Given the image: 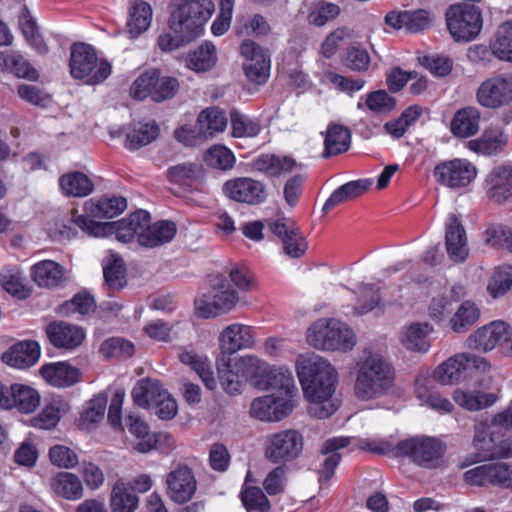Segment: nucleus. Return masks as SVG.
<instances>
[{"mask_svg":"<svg viewBox=\"0 0 512 512\" xmlns=\"http://www.w3.org/2000/svg\"><path fill=\"white\" fill-rule=\"evenodd\" d=\"M296 372L309 402V414L319 419L331 416L338 408L332 402L338 381L335 368L319 355L306 354L298 356Z\"/></svg>","mask_w":512,"mask_h":512,"instance_id":"1","label":"nucleus"},{"mask_svg":"<svg viewBox=\"0 0 512 512\" xmlns=\"http://www.w3.org/2000/svg\"><path fill=\"white\" fill-rule=\"evenodd\" d=\"M211 0H174V8L169 19L170 29L176 34L159 35L157 44L161 51L170 52L188 43L203 32L205 23L214 12Z\"/></svg>","mask_w":512,"mask_h":512,"instance_id":"2","label":"nucleus"},{"mask_svg":"<svg viewBox=\"0 0 512 512\" xmlns=\"http://www.w3.org/2000/svg\"><path fill=\"white\" fill-rule=\"evenodd\" d=\"M394 368L382 356L370 355L358 367L355 396L363 401L387 395L394 384Z\"/></svg>","mask_w":512,"mask_h":512,"instance_id":"3","label":"nucleus"},{"mask_svg":"<svg viewBox=\"0 0 512 512\" xmlns=\"http://www.w3.org/2000/svg\"><path fill=\"white\" fill-rule=\"evenodd\" d=\"M150 220V214L145 210H137L128 217L115 222L99 223L86 216H76L73 224L89 236L102 237L115 234L118 241L130 242L135 236L139 241L140 230Z\"/></svg>","mask_w":512,"mask_h":512,"instance_id":"4","label":"nucleus"},{"mask_svg":"<svg viewBox=\"0 0 512 512\" xmlns=\"http://www.w3.org/2000/svg\"><path fill=\"white\" fill-rule=\"evenodd\" d=\"M310 346L326 351H348L355 345L353 331L335 319H319L307 331Z\"/></svg>","mask_w":512,"mask_h":512,"instance_id":"5","label":"nucleus"},{"mask_svg":"<svg viewBox=\"0 0 512 512\" xmlns=\"http://www.w3.org/2000/svg\"><path fill=\"white\" fill-rule=\"evenodd\" d=\"M489 369L490 364L484 357L471 353H459L440 364L434 370L433 378L443 385L453 384L468 378H472L475 383H479L482 381V373Z\"/></svg>","mask_w":512,"mask_h":512,"instance_id":"6","label":"nucleus"},{"mask_svg":"<svg viewBox=\"0 0 512 512\" xmlns=\"http://www.w3.org/2000/svg\"><path fill=\"white\" fill-rule=\"evenodd\" d=\"M446 445L431 436H414L401 440L396 445V456L408 458L415 465L434 469L442 465Z\"/></svg>","mask_w":512,"mask_h":512,"instance_id":"7","label":"nucleus"},{"mask_svg":"<svg viewBox=\"0 0 512 512\" xmlns=\"http://www.w3.org/2000/svg\"><path fill=\"white\" fill-rule=\"evenodd\" d=\"M111 72V64L107 60H98L91 45L77 43L72 46L70 73L73 78L84 80L88 85H97L105 81Z\"/></svg>","mask_w":512,"mask_h":512,"instance_id":"8","label":"nucleus"},{"mask_svg":"<svg viewBox=\"0 0 512 512\" xmlns=\"http://www.w3.org/2000/svg\"><path fill=\"white\" fill-rule=\"evenodd\" d=\"M447 28L456 41L474 40L483 26L482 13L472 4L451 5L446 11Z\"/></svg>","mask_w":512,"mask_h":512,"instance_id":"9","label":"nucleus"},{"mask_svg":"<svg viewBox=\"0 0 512 512\" xmlns=\"http://www.w3.org/2000/svg\"><path fill=\"white\" fill-rule=\"evenodd\" d=\"M303 435L296 429H285L267 436L265 457L274 464L294 461L302 453Z\"/></svg>","mask_w":512,"mask_h":512,"instance_id":"10","label":"nucleus"},{"mask_svg":"<svg viewBox=\"0 0 512 512\" xmlns=\"http://www.w3.org/2000/svg\"><path fill=\"white\" fill-rule=\"evenodd\" d=\"M209 292V301L197 299L195 301L196 313L199 317H215L219 313L228 312L236 305L238 295L230 284L222 277L217 276Z\"/></svg>","mask_w":512,"mask_h":512,"instance_id":"11","label":"nucleus"},{"mask_svg":"<svg viewBox=\"0 0 512 512\" xmlns=\"http://www.w3.org/2000/svg\"><path fill=\"white\" fill-rule=\"evenodd\" d=\"M433 175L442 186L453 190L466 188L476 178L477 169L467 159L455 158L438 163Z\"/></svg>","mask_w":512,"mask_h":512,"instance_id":"12","label":"nucleus"},{"mask_svg":"<svg viewBox=\"0 0 512 512\" xmlns=\"http://www.w3.org/2000/svg\"><path fill=\"white\" fill-rule=\"evenodd\" d=\"M477 102L496 109L512 102V73H501L484 80L476 91Z\"/></svg>","mask_w":512,"mask_h":512,"instance_id":"13","label":"nucleus"},{"mask_svg":"<svg viewBox=\"0 0 512 512\" xmlns=\"http://www.w3.org/2000/svg\"><path fill=\"white\" fill-rule=\"evenodd\" d=\"M223 194L238 203L260 205L267 200L266 185L251 177H235L222 186Z\"/></svg>","mask_w":512,"mask_h":512,"instance_id":"14","label":"nucleus"},{"mask_svg":"<svg viewBox=\"0 0 512 512\" xmlns=\"http://www.w3.org/2000/svg\"><path fill=\"white\" fill-rule=\"evenodd\" d=\"M244 58L243 69L246 77L256 84L267 81L270 72V55L267 50L256 42L247 39L240 46Z\"/></svg>","mask_w":512,"mask_h":512,"instance_id":"15","label":"nucleus"},{"mask_svg":"<svg viewBox=\"0 0 512 512\" xmlns=\"http://www.w3.org/2000/svg\"><path fill=\"white\" fill-rule=\"evenodd\" d=\"M489 430L487 423L479 422L475 425L473 446L477 452L472 462L512 456V441L505 439L496 442Z\"/></svg>","mask_w":512,"mask_h":512,"instance_id":"16","label":"nucleus"},{"mask_svg":"<svg viewBox=\"0 0 512 512\" xmlns=\"http://www.w3.org/2000/svg\"><path fill=\"white\" fill-rule=\"evenodd\" d=\"M464 481L471 486L499 485L512 487V467L503 462L487 463L467 470Z\"/></svg>","mask_w":512,"mask_h":512,"instance_id":"17","label":"nucleus"},{"mask_svg":"<svg viewBox=\"0 0 512 512\" xmlns=\"http://www.w3.org/2000/svg\"><path fill=\"white\" fill-rule=\"evenodd\" d=\"M295 401L279 398L276 394L255 398L250 405L251 417L263 422H278L286 418L294 409Z\"/></svg>","mask_w":512,"mask_h":512,"instance_id":"18","label":"nucleus"},{"mask_svg":"<svg viewBox=\"0 0 512 512\" xmlns=\"http://www.w3.org/2000/svg\"><path fill=\"white\" fill-rule=\"evenodd\" d=\"M270 231L280 239L284 253L291 258L302 257L307 250V242L295 223L286 218L269 223Z\"/></svg>","mask_w":512,"mask_h":512,"instance_id":"19","label":"nucleus"},{"mask_svg":"<svg viewBox=\"0 0 512 512\" xmlns=\"http://www.w3.org/2000/svg\"><path fill=\"white\" fill-rule=\"evenodd\" d=\"M509 338L510 327L503 321H493L471 334L467 339V346L470 349L488 352L507 343Z\"/></svg>","mask_w":512,"mask_h":512,"instance_id":"20","label":"nucleus"},{"mask_svg":"<svg viewBox=\"0 0 512 512\" xmlns=\"http://www.w3.org/2000/svg\"><path fill=\"white\" fill-rule=\"evenodd\" d=\"M167 494L178 504L188 502L194 495L197 482L187 465H178L166 477Z\"/></svg>","mask_w":512,"mask_h":512,"instance_id":"21","label":"nucleus"},{"mask_svg":"<svg viewBox=\"0 0 512 512\" xmlns=\"http://www.w3.org/2000/svg\"><path fill=\"white\" fill-rule=\"evenodd\" d=\"M445 246L449 258L455 263H463L469 255L465 229L453 213L448 214L445 222Z\"/></svg>","mask_w":512,"mask_h":512,"instance_id":"22","label":"nucleus"},{"mask_svg":"<svg viewBox=\"0 0 512 512\" xmlns=\"http://www.w3.org/2000/svg\"><path fill=\"white\" fill-rule=\"evenodd\" d=\"M222 355L231 357L236 352L251 348L254 344V333L250 326L234 323L228 325L219 336Z\"/></svg>","mask_w":512,"mask_h":512,"instance_id":"23","label":"nucleus"},{"mask_svg":"<svg viewBox=\"0 0 512 512\" xmlns=\"http://www.w3.org/2000/svg\"><path fill=\"white\" fill-rule=\"evenodd\" d=\"M46 335L54 347L64 350L75 349L85 338L82 328L64 321H54L48 324Z\"/></svg>","mask_w":512,"mask_h":512,"instance_id":"24","label":"nucleus"},{"mask_svg":"<svg viewBox=\"0 0 512 512\" xmlns=\"http://www.w3.org/2000/svg\"><path fill=\"white\" fill-rule=\"evenodd\" d=\"M41 355L38 342L34 340H23L13 344L2 354V361L10 367L27 369L35 365Z\"/></svg>","mask_w":512,"mask_h":512,"instance_id":"25","label":"nucleus"},{"mask_svg":"<svg viewBox=\"0 0 512 512\" xmlns=\"http://www.w3.org/2000/svg\"><path fill=\"white\" fill-rule=\"evenodd\" d=\"M252 167L269 178H279L291 173L297 167V162L288 155L263 153L253 159Z\"/></svg>","mask_w":512,"mask_h":512,"instance_id":"26","label":"nucleus"},{"mask_svg":"<svg viewBox=\"0 0 512 512\" xmlns=\"http://www.w3.org/2000/svg\"><path fill=\"white\" fill-rule=\"evenodd\" d=\"M487 195L497 203L512 201V167L494 168L486 179Z\"/></svg>","mask_w":512,"mask_h":512,"instance_id":"27","label":"nucleus"},{"mask_svg":"<svg viewBox=\"0 0 512 512\" xmlns=\"http://www.w3.org/2000/svg\"><path fill=\"white\" fill-rule=\"evenodd\" d=\"M151 219L143 225L139 235V245L146 248H155L172 241L177 232L174 222L168 220L150 223Z\"/></svg>","mask_w":512,"mask_h":512,"instance_id":"28","label":"nucleus"},{"mask_svg":"<svg viewBox=\"0 0 512 512\" xmlns=\"http://www.w3.org/2000/svg\"><path fill=\"white\" fill-rule=\"evenodd\" d=\"M32 277L39 287L59 288L68 281L65 269L57 262L43 260L33 265Z\"/></svg>","mask_w":512,"mask_h":512,"instance_id":"29","label":"nucleus"},{"mask_svg":"<svg viewBox=\"0 0 512 512\" xmlns=\"http://www.w3.org/2000/svg\"><path fill=\"white\" fill-rule=\"evenodd\" d=\"M266 378L265 388L273 391L279 398L294 400L297 387L291 370L286 367H273L264 372Z\"/></svg>","mask_w":512,"mask_h":512,"instance_id":"30","label":"nucleus"},{"mask_svg":"<svg viewBox=\"0 0 512 512\" xmlns=\"http://www.w3.org/2000/svg\"><path fill=\"white\" fill-rule=\"evenodd\" d=\"M350 441L351 438L349 437H333L323 443L321 453L326 455V458L318 471V480L321 485L333 477L335 469L341 461L338 450L347 447Z\"/></svg>","mask_w":512,"mask_h":512,"instance_id":"31","label":"nucleus"},{"mask_svg":"<svg viewBox=\"0 0 512 512\" xmlns=\"http://www.w3.org/2000/svg\"><path fill=\"white\" fill-rule=\"evenodd\" d=\"M40 374L48 384L58 388L74 385L81 376L79 369L65 362L45 364L40 368Z\"/></svg>","mask_w":512,"mask_h":512,"instance_id":"32","label":"nucleus"},{"mask_svg":"<svg viewBox=\"0 0 512 512\" xmlns=\"http://www.w3.org/2000/svg\"><path fill=\"white\" fill-rule=\"evenodd\" d=\"M415 393L421 405H426L438 413H449L453 410V404L435 390L433 381L429 378L416 379Z\"/></svg>","mask_w":512,"mask_h":512,"instance_id":"33","label":"nucleus"},{"mask_svg":"<svg viewBox=\"0 0 512 512\" xmlns=\"http://www.w3.org/2000/svg\"><path fill=\"white\" fill-rule=\"evenodd\" d=\"M127 208V201L124 197L121 196H113V197H103L97 202L92 200L87 201L84 204V212L82 216H86L89 219L92 218H113L121 214ZM77 215H73L71 218V222L73 223V218Z\"/></svg>","mask_w":512,"mask_h":512,"instance_id":"34","label":"nucleus"},{"mask_svg":"<svg viewBox=\"0 0 512 512\" xmlns=\"http://www.w3.org/2000/svg\"><path fill=\"white\" fill-rule=\"evenodd\" d=\"M8 402L5 409L16 408L21 413L29 414L39 406L40 395L31 386L15 383L10 386Z\"/></svg>","mask_w":512,"mask_h":512,"instance_id":"35","label":"nucleus"},{"mask_svg":"<svg viewBox=\"0 0 512 512\" xmlns=\"http://www.w3.org/2000/svg\"><path fill=\"white\" fill-rule=\"evenodd\" d=\"M371 185L372 180L370 179L354 180L341 185L326 200L322 211L326 213L341 203L361 196Z\"/></svg>","mask_w":512,"mask_h":512,"instance_id":"36","label":"nucleus"},{"mask_svg":"<svg viewBox=\"0 0 512 512\" xmlns=\"http://www.w3.org/2000/svg\"><path fill=\"white\" fill-rule=\"evenodd\" d=\"M480 111L468 106L458 110L451 121V132L456 137L468 138L479 131Z\"/></svg>","mask_w":512,"mask_h":512,"instance_id":"37","label":"nucleus"},{"mask_svg":"<svg viewBox=\"0 0 512 512\" xmlns=\"http://www.w3.org/2000/svg\"><path fill=\"white\" fill-rule=\"evenodd\" d=\"M134 403L141 408L154 406L160 397L165 396L160 381L151 378L139 380L131 391Z\"/></svg>","mask_w":512,"mask_h":512,"instance_id":"38","label":"nucleus"},{"mask_svg":"<svg viewBox=\"0 0 512 512\" xmlns=\"http://www.w3.org/2000/svg\"><path fill=\"white\" fill-rule=\"evenodd\" d=\"M0 66L18 78L29 81H37L39 78L37 70L23 55L16 51L1 52Z\"/></svg>","mask_w":512,"mask_h":512,"instance_id":"39","label":"nucleus"},{"mask_svg":"<svg viewBox=\"0 0 512 512\" xmlns=\"http://www.w3.org/2000/svg\"><path fill=\"white\" fill-rule=\"evenodd\" d=\"M350 142L349 128L340 124L329 125L324 138L323 157L328 158L346 152L350 147Z\"/></svg>","mask_w":512,"mask_h":512,"instance_id":"40","label":"nucleus"},{"mask_svg":"<svg viewBox=\"0 0 512 512\" xmlns=\"http://www.w3.org/2000/svg\"><path fill=\"white\" fill-rule=\"evenodd\" d=\"M128 431L138 440L133 448L140 453H148L155 448L157 439L150 432L148 424L138 415L131 413L126 418Z\"/></svg>","mask_w":512,"mask_h":512,"instance_id":"41","label":"nucleus"},{"mask_svg":"<svg viewBox=\"0 0 512 512\" xmlns=\"http://www.w3.org/2000/svg\"><path fill=\"white\" fill-rule=\"evenodd\" d=\"M507 142L508 136L500 128H490L480 138L470 140L468 148L476 153L492 155L499 152Z\"/></svg>","mask_w":512,"mask_h":512,"instance_id":"42","label":"nucleus"},{"mask_svg":"<svg viewBox=\"0 0 512 512\" xmlns=\"http://www.w3.org/2000/svg\"><path fill=\"white\" fill-rule=\"evenodd\" d=\"M198 135L205 139L212 138L216 133L223 132L227 127L225 113L217 107L203 110L197 118Z\"/></svg>","mask_w":512,"mask_h":512,"instance_id":"43","label":"nucleus"},{"mask_svg":"<svg viewBox=\"0 0 512 512\" xmlns=\"http://www.w3.org/2000/svg\"><path fill=\"white\" fill-rule=\"evenodd\" d=\"M454 401L462 408L469 411H477L492 406L498 400L494 393H483L480 391H470L456 389L453 393Z\"/></svg>","mask_w":512,"mask_h":512,"instance_id":"44","label":"nucleus"},{"mask_svg":"<svg viewBox=\"0 0 512 512\" xmlns=\"http://www.w3.org/2000/svg\"><path fill=\"white\" fill-rule=\"evenodd\" d=\"M152 8L145 1H136L132 4L127 21V32L131 38H136L145 32L152 21Z\"/></svg>","mask_w":512,"mask_h":512,"instance_id":"45","label":"nucleus"},{"mask_svg":"<svg viewBox=\"0 0 512 512\" xmlns=\"http://www.w3.org/2000/svg\"><path fill=\"white\" fill-rule=\"evenodd\" d=\"M138 503L139 498L130 492L129 485L122 479L117 480L110 494L111 512H134Z\"/></svg>","mask_w":512,"mask_h":512,"instance_id":"46","label":"nucleus"},{"mask_svg":"<svg viewBox=\"0 0 512 512\" xmlns=\"http://www.w3.org/2000/svg\"><path fill=\"white\" fill-rule=\"evenodd\" d=\"M62 192L67 196L85 197L94 190V184L90 178L82 172H71L59 178Z\"/></svg>","mask_w":512,"mask_h":512,"instance_id":"47","label":"nucleus"},{"mask_svg":"<svg viewBox=\"0 0 512 512\" xmlns=\"http://www.w3.org/2000/svg\"><path fill=\"white\" fill-rule=\"evenodd\" d=\"M53 491L68 500H78L83 496L80 479L69 472H59L51 480Z\"/></svg>","mask_w":512,"mask_h":512,"instance_id":"48","label":"nucleus"},{"mask_svg":"<svg viewBox=\"0 0 512 512\" xmlns=\"http://www.w3.org/2000/svg\"><path fill=\"white\" fill-rule=\"evenodd\" d=\"M159 135V127L155 122L137 123L126 134L125 147L136 150L150 144Z\"/></svg>","mask_w":512,"mask_h":512,"instance_id":"49","label":"nucleus"},{"mask_svg":"<svg viewBox=\"0 0 512 512\" xmlns=\"http://www.w3.org/2000/svg\"><path fill=\"white\" fill-rule=\"evenodd\" d=\"M489 49L497 59L512 62V21L498 27Z\"/></svg>","mask_w":512,"mask_h":512,"instance_id":"50","label":"nucleus"},{"mask_svg":"<svg viewBox=\"0 0 512 512\" xmlns=\"http://www.w3.org/2000/svg\"><path fill=\"white\" fill-rule=\"evenodd\" d=\"M431 330L428 323H413L403 332L401 341L409 350L426 352L430 346L427 337Z\"/></svg>","mask_w":512,"mask_h":512,"instance_id":"51","label":"nucleus"},{"mask_svg":"<svg viewBox=\"0 0 512 512\" xmlns=\"http://www.w3.org/2000/svg\"><path fill=\"white\" fill-rule=\"evenodd\" d=\"M179 360L195 371L205 386L212 390L216 386L210 362L206 357L199 356L193 351H183L179 354Z\"/></svg>","mask_w":512,"mask_h":512,"instance_id":"52","label":"nucleus"},{"mask_svg":"<svg viewBox=\"0 0 512 512\" xmlns=\"http://www.w3.org/2000/svg\"><path fill=\"white\" fill-rule=\"evenodd\" d=\"M217 61L216 48L212 43L206 42L196 50L190 52L186 58L187 67L196 72L210 70Z\"/></svg>","mask_w":512,"mask_h":512,"instance_id":"53","label":"nucleus"},{"mask_svg":"<svg viewBox=\"0 0 512 512\" xmlns=\"http://www.w3.org/2000/svg\"><path fill=\"white\" fill-rule=\"evenodd\" d=\"M219 380L222 387L229 394L240 393L243 379L239 376L237 369L233 367L232 358L222 355L217 360Z\"/></svg>","mask_w":512,"mask_h":512,"instance_id":"54","label":"nucleus"},{"mask_svg":"<svg viewBox=\"0 0 512 512\" xmlns=\"http://www.w3.org/2000/svg\"><path fill=\"white\" fill-rule=\"evenodd\" d=\"M380 288L376 284L361 283L355 293L358 295L354 311L358 315H364L375 309L380 303Z\"/></svg>","mask_w":512,"mask_h":512,"instance_id":"55","label":"nucleus"},{"mask_svg":"<svg viewBox=\"0 0 512 512\" xmlns=\"http://www.w3.org/2000/svg\"><path fill=\"white\" fill-rule=\"evenodd\" d=\"M480 317V310L471 301H464L450 319L451 329L456 333H464Z\"/></svg>","mask_w":512,"mask_h":512,"instance_id":"56","label":"nucleus"},{"mask_svg":"<svg viewBox=\"0 0 512 512\" xmlns=\"http://www.w3.org/2000/svg\"><path fill=\"white\" fill-rule=\"evenodd\" d=\"M232 136L235 138H253L261 131V125L257 120L240 113L237 110L230 112Z\"/></svg>","mask_w":512,"mask_h":512,"instance_id":"57","label":"nucleus"},{"mask_svg":"<svg viewBox=\"0 0 512 512\" xmlns=\"http://www.w3.org/2000/svg\"><path fill=\"white\" fill-rule=\"evenodd\" d=\"M233 367L243 381L255 379L266 372L267 364L255 356L232 358Z\"/></svg>","mask_w":512,"mask_h":512,"instance_id":"58","label":"nucleus"},{"mask_svg":"<svg viewBox=\"0 0 512 512\" xmlns=\"http://www.w3.org/2000/svg\"><path fill=\"white\" fill-rule=\"evenodd\" d=\"M493 298L505 295L512 289V266L502 265L496 268L487 286Z\"/></svg>","mask_w":512,"mask_h":512,"instance_id":"59","label":"nucleus"},{"mask_svg":"<svg viewBox=\"0 0 512 512\" xmlns=\"http://www.w3.org/2000/svg\"><path fill=\"white\" fill-rule=\"evenodd\" d=\"M205 163L216 169L229 170L235 164V156L230 149L223 145H214L204 155Z\"/></svg>","mask_w":512,"mask_h":512,"instance_id":"60","label":"nucleus"},{"mask_svg":"<svg viewBox=\"0 0 512 512\" xmlns=\"http://www.w3.org/2000/svg\"><path fill=\"white\" fill-rule=\"evenodd\" d=\"M241 501L247 512H268L271 508L267 496L256 486L242 489Z\"/></svg>","mask_w":512,"mask_h":512,"instance_id":"61","label":"nucleus"},{"mask_svg":"<svg viewBox=\"0 0 512 512\" xmlns=\"http://www.w3.org/2000/svg\"><path fill=\"white\" fill-rule=\"evenodd\" d=\"M418 59L420 64L435 77H445L453 69V61L446 55L432 53Z\"/></svg>","mask_w":512,"mask_h":512,"instance_id":"62","label":"nucleus"},{"mask_svg":"<svg viewBox=\"0 0 512 512\" xmlns=\"http://www.w3.org/2000/svg\"><path fill=\"white\" fill-rule=\"evenodd\" d=\"M155 84H157V70H148L135 79L130 88V94L137 100L152 98Z\"/></svg>","mask_w":512,"mask_h":512,"instance_id":"63","label":"nucleus"},{"mask_svg":"<svg viewBox=\"0 0 512 512\" xmlns=\"http://www.w3.org/2000/svg\"><path fill=\"white\" fill-rule=\"evenodd\" d=\"M199 174L200 167L194 163H182L168 169L170 181L181 186H191Z\"/></svg>","mask_w":512,"mask_h":512,"instance_id":"64","label":"nucleus"}]
</instances>
